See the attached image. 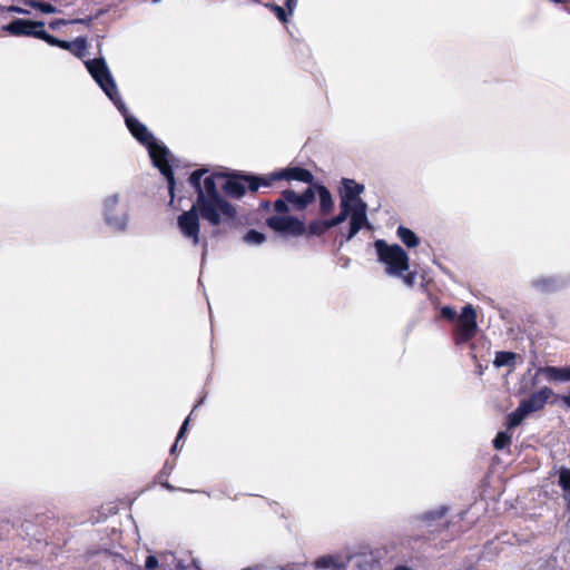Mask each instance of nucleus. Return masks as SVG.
I'll return each instance as SVG.
<instances>
[{
	"instance_id": "nucleus-1",
	"label": "nucleus",
	"mask_w": 570,
	"mask_h": 570,
	"mask_svg": "<svg viewBox=\"0 0 570 570\" xmlns=\"http://www.w3.org/2000/svg\"><path fill=\"white\" fill-rule=\"evenodd\" d=\"M208 173L207 168H199L194 170L189 178L188 184L197 194L196 203L200 206V217L206 220L210 226L218 227L220 225L234 226L237 220L236 208L222 197L217 189V179H225L222 189L226 196L239 199L228 194L225 189L229 177L234 175H252L250 173L233 171V173H213L203 177Z\"/></svg>"
},
{
	"instance_id": "nucleus-2",
	"label": "nucleus",
	"mask_w": 570,
	"mask_h": 570,
	"mask_svg": "<svg viewBox=\"0 0 570 570\" xmlns=\"http://www.w3.org/2000/svg\"><path fill=\"white\" fill-rule=\"evenodd\" d=\"M282 180H297L312 186L315 184L314 175L306 168L287 167L266 175H234L229 177L225 189L235 197H243L246 190L256 193L259 188L273 187Z\"/></svg>"
},
{
	"instance_id": "nucleus-3",
	"label": "nucleus",
	"mask_w": 570,
	"mask_h": 570,
	"mask_svg": "<svg viewBox=\"0 0 570 570\" xmlns=\"http://www.w3.org/2000/svg\"><path fill=\"white\" fill-rule=\"evenodd\" d=\"M266 225L283 236H323L328 229L336 227L335 222L330 219H313L307 225L296 216H269Z\"/></svg>"
},
{
	"instance_id": "nucleus-4",
	"label": "nucleus",
	"mask_w": 570,
	"mask_h": 570,
	"mask_svg": "<svg viewBox=\"0 0 570 570\" xmlns=\"http://www.w3.org/2000/svg\"><path fill=\"white\" fill-rule=\"evenodd\" d=\"M340 213L332 217L335 224L338 226L346 220L350 216V228L348 233L344 235L345 240H351L365 225H367L366 209L367 205L362 199H357V203L343 197H340Z\"/></svg>"
},
{
	"instance_id": "nucleus-5",
	"label": "nucleus",
	"mask_w": 570,
	"mask_h": 570,
	"mask_svg": "<svg viewBox=\"0 0 570 570\" xmlns=\"http://www.w3.org/2000/svg\"><path fill=\"white\" fill-rule=\"evenodd\" d=\"M374 246L377 258L385 265L389 275L401 276L410 269L409 255L400 245H390L384 239H377Z\"/></svg>"
},
{
	"instance_id": "nucleus-6",
	"label": "nucleus",
	"mask_w": 570,
	"mask_h": 570,
	"mask_svg": "<svg viewBox=\"0 0 570 570\" xmlns=\"http://www.w3.org/2000/svg\"><path fill=\"white\" fill-rule=\"evenodd\" d=\"M86 68L94 80L99 85L108 98L114 102L118 110L124 109L126 106L118 92L117 85L107 67L104 58H94L85 61Z\"/></svg>"
},
{
	"instance_id": "nucleus-7",
	"label": "nucleus",
	"mask_w": 570,
	"mask_h": 570,
	"mask_svg": "<svg viewBox=\"0 0 570 570\" xmlns=\"http://www.w3.org/2000/svg\"><path fill=\"white\" fill-rule=\"evenodd\" d=\"M314 203V193L312 189H305L297 194L294 189L287 188L281 191V197L273 203L274 216H289L291 207L294 210H305Z\"/></svg>"
},
{
	"instance_id": "nucleus-8",
	"label": "nucleus",
	"mask_w": 570,
	"mask_h": 570,
	"mask_svg": "<svg viewBox=\"0 0 570 570\" xmlns=\"http://www.w3.org/2000/svg\"><path fill=\"white\" fill-rule=\"evenodd\" d=\"M476 317V312L471 304L462 307L453 330V340L456 345L465 344L475 337L478 331Z\"/></svg>"
},
{
	"instance_id": "nucleus-9",
	"label": "nucleus",
	"mask_w": 570,
	"mask_h": 570,
	"mask_svg": "<svg viewBox=\"0 0 570 570\" xmlns=\"http://www.w3.org/2000/svg\"><path fill=\"white\" fill-rule=\"evenodd\" d=\"M45 21L14 19L2 26V30L13 37H32L49 42L50 33L45 30Z\"/></svg>"
},
{
	"instance_id": "nucleus-10",
	"label": "nucleus",
	"mask_w": 570,
	"mask_h": 570,
	"mask_svg": "<svg viewBox=\"0 0 570 570\" xmlns=\"http://www.w3.org/2000/svg\"><path fill=\"white\" fill-rule=\"evenodd\" d=\"M149 150L150 158L155 167L165 176L168 183V190L171 200L175 196V177L173 168L168 161V149L165 146L158 145L155 140L146 146Z\"/></svg>"
},
{
	"instance_id": "nucleus-11",
	"label": "nucleus",
	"mask_w": 570,
	"mask_h": 570,
	"mask_svg": "<svg viewBox=\"0 0 570 570\" xmlns=\"http://www.w3.org/2000/svg\"><path fill=\"white\" fill-rule=\"evenodd\" d=\"M200 206L195 202L189 210L184 212L177 218V224L181 234L191 240L194 245L199 244L200 233Z\"/></svg>"
},
{
	"instance_id": "nucleus-12",
	"label": "nucleus",
	"mask_w": 570,
	"mask_h": 570,
	"mask_svg": "<svg viewBox=\"0 0 570 570\" xmlns=\"http://www.w3.org/2000/svg\"><path fill=\"white\" fill-rule=\"evenodd\" d=\"M118 196H109L105 200L104 210L106 223L117 230H124L127 226L128 217L122 209L118 208Z\"/></svg>"
},
{
	"instance_id": "nucleus-13",
	"label": "nucleus",
	"mask_w": 570,
	"mask_h": 570,
	"mask_svg": "<svg viewBox=\"0 0 570 570\" xmlns=\"http://www.w3.org/2000/svg\"><path fill=\"white\" fill-rule=\"evenodd\" d=\"M553 395V391L543 386L537 392H533L528 399L520 401V405L525 410L528 414L538 412L544 409L548 400Z\"/></svg>"
},
{
	"instance_id": "nucleus-14",
	"label": "nucleus",
	"mask_w": 570,
	"mask_h": 570,
	"mask_svg": "<svg viewBox=\"0 0 570 570\" xmlns=\"http://www.w3.org/2000/svg\"><path fill=\"white\" fill-rule=\"evenodd\" d=\"M48 45L67 50L79 59H82L86 56L88 47L87 39L85 37H78L73 41H66L58 39L52 35L50 36Z\"/></svg>"
},
{
	"instance_id": "nucleus-15",
	"label": "nucleus",
	"mask_w": 570,
	"mask_h": 570,
	"mask_svg": "<svg viewBox=\"0 0 570 570\" xmlns=\"http://www.w3.org/2000/svg\"><path fill=\"white\" fill-rule=\"evenodd\" d=\"M125 116L126 126L129 129L130 134L142 145L147 146L151 144L154 139L153 134L147 129V127L141 124L138 119L128 116L127 110H119Z\"/></svg>"
},
{
	"instance_id": "nucleus-16",
	"label": "nucleus",
	"mask_w": 570,
	"mask_h": 570,
	"mask_svg": "<svg viewBox=\"0 0 570 570\" xmlns=\"http://www.w3.org/2000/svg\"><path fill=\"white\" fill-rule=\"evenodd\" d=\"M306 189H312L314 193V198L316 197V194L318 195L320 200V207H318V214L323 217L328 216L332 214L335 207V203L333 199V196L327 187H325L322 184L315 183L312 186H308Z\"/></svg>"
},
{
	"instance_id": "nucleus-17",
	"label": "nucleus",
	"mask_w": 570,
	"mask_h": 570,
	"mask_svg": "<svg viewBox=\"0 0 570 570\" xmlns=\"http://www.w3.org/2000/svg\"><path fill=\"white\" fill-rule=\"evenodd\" d=\"M364 191V185L356 183L354 179L343 178L342 179V189L340 191V197L354 200L357 203L360 195Z\"/></svg>"
},
{
	"instance_id": "nucleus-18",
	"label": "nucleus",
	"mask_w": 570,
	"mask_h": 570,
	"mask_svg": "<svg viewBox=\"0 0 570 570\" xmlns=\"http://www.w3.org/2000/svg\"><path fill=\"white\" fill-rule=\"evenodd\" d=\"M314 564L316 569L345 570L347 568V561L331 554L320 557Z\"/></svg>"
},
{
	"instance_id": "nucleus-19",
	"label": "nucleus",
	"mask_w": 570,
	"mask_h": 570,
	"mask_svg": "<svg viewBox=\"0 0 570 570\" xmlns=\"http://www.w3.org/2000/svg\"><path fill=\"white\" fill-rule=\"evenodd\" d=\"M396 235L401 239V242L409 248L416 247L420 244V238L417 235L405 226H399L396 229Z\"/></svg>"
},
{
	"instance_id": "nucleus-20",
	"label": "nucleus",
	"mask_w": 570,
	"mask_h": 570,
	"mask_svg": "<svg viewBox=\"0 0 570 570\" xmlns=\"http://www.w3.org/2000/svg\"><path fill=\"white\" fill-rule=\"evenodd\" d=\"M174 466H175V463L167 460L161 470L157 473L156 475V480L157 482L165 489L169 490V491H174L175 490V487L171 485L169 482H168V478L169 475L171 474L173 470H174Z\"/></svg>"
},
{
	"instance_id": "nucleus-21",
	"label": "nucleus",
	"mask_w": 570,
	"mask_h": 570,
	"mask_svg": "<svg viewBox=\"0 0 570 570\" xmlns=\"http://www.w3.org/2000/svg\"><path fill=\"white\" fill-rule=\"evenodd\" d=\"M533 286L541 293H553L559 289V283L553 277H542L533 282Z\"/></svg>"
},
{
	"instance_id": "nucleus-22",
	"label": "nucleus",
	"mask_w": 570,
	"mask_h": 570,
	"mask_svg": "<svg viewBox=\"0 0 570 570\" xmlns=\"http://www.w3.org/2000/svg\"><path fill=\"white\" fill-rule=\"evenodd\" d=\"M528 415L525 410L519 404L518 407L507 416V430H512L520 425Z\"/></svg>"
},
{
	"instance_id": "nucleus-23",
	"label": "nucleus",
	"mask_w": 570,
	"mask_h": 570,
	"mask_svg": "<svg viewBox=\"0 0 570 570\" xmlns=\"http://www.w3.org/2000/svg\"><path fill=\"white\" fill-rule=\"evenodd\" d=\"M517 357H518L517 353L500 351V352L495 353L493 363L497 367L513 366Z\"/></svg>"
},
{
	"instance_id": "nucleus-24",
	"label": "nucleus",
	"mask_w": 570,
	"mask_h": 570,
	"mask_svg": "<svg viewBox=\"0 0 570 570\" xmlns=\"http://www.w3.org/2000/svg\"><path fill=\"white\" fill-rule=\"evenodd\" d=\"M546 373L549 375L550 379H553L557 381H570V366H566V367L548 366V367H546Z\"/></svg>"
},
{
	"instance_id": "nucleus-25",
	"label": "nucleus",
	"mask_w": 570,
	"mask_h": 570,
	"mask_svg": "<svg viewBox=\"0 0 570 570\" xmlns=\"http://www.w3.org/2000/svg\"><path fill=\"white\" fill-rule=\"evenodd\" d=\"M21 2L43 13H56L58 11L53 4L40 0H21Z\"/></svg>"
},
{
	"instance_id": "nucleus-26",
	"label": "nucleus",
	"mask_w": 570,
	"mask_h": 570,
	"mask_svg": "<svg viewBox=\"0 0 570 570\" xmlns=\"http://www.w3.org/2000/svg\"><path fill=\"white\" fill-rule=\"evenodd\" d=\"M511 442L512 434H510L509 430H507L498 432L492 443L495 450H503L504 448L509 446Z\"/></svg>"
},
{
	"instance_id": "nucleus-27",
	"label": "nucleus",
	"mask_w": 570,
	"mask_h": 570,
	"mask_svg": "<svg viewBox=\"0 0 570 570\" xmlns=\"http://www.w3.org/2000/svg\"><path fill=\"white\" fill-rule=\"evenodd\" d=\"M265 239H266V236L263 233L257 232L255 229H249L244 235V242H246L247 244H252V245H259V244L264 243Z\"/></svg>"
},
{
	"instance_id": "nucleus-28",
	"label": "nucleus",
	"mask_w": 570,
	"mask_h": 570,
	"mask_svg": "<svg viewBox=\"0 0 570 570\" xmlns=\"http://www.w3.org/2000/svg\"><path fill=\"white\" fill-rule=\"evenodd\" d=\"M558 483L560 485V488L564 491V492H569L570 493V469L568 468H561L559 470V480H558Z\"/></svg>"
},
{
	"instance_id": "nucleus-29",
	"label": "nucleus",
	"mask_w": 570,
	"mask_h": 570,
	"mask_svg": "<svg viewBox=\"0 0 570 570\" xmlns=\"http://www.w3.org/2000/svg\"><path fill=\"white\" fill-rule=\"evenodd\" d=\"M266 7L275 13L281 22H287L289 13L281 6L275 3H267Z\"/></svg>"
},
{
	"instance_id": "nucleus-30",
	"label": "nucleus",
	"mask_w": 570,
	"mask_h": 570,
	"mask_svg": "<svg viewBox=\"0 0 570 570\" xmlns=\"http://www.w3.org/2000/svg\"><path fill=\"white\" fill-rule=\"evenodd\" d=\"M458 316L459 315H458L456 311L451 306H443L441 308V317L444 320H448L450 322H455Z\"/></svg>"
},
{
	"instance_id": "nucleus-31",
	"label": "nucleus",
	"mask_w": 570,
	"mask_h": 570,
	"mask_svg": "<svg viewBox=\"0 0 570 570\" xmlns=\"http://www.w3.org/2000/svg\"><path fill=\"white\" fill-rule=\"evenodd\" d=\"M188 423H189V416L184 421L183 425L179 429L176 441L170 449L171 454H174L177 451L178 443H179L180 439L184 436L185 432L187 431Z\"/></svg>"
},
{
	"instance_id": "nucleus-32",
	"label": "nucleus",
	"mask_w": 570,
	"mask_h": 570,
	"mask_svg": "<svg viewBox=\"0 0 570 570\" xmlns=\"http://www.w3.org/2000/svg\"><path fill=\"white\" fill-rule=\"evenodd\" d=\"M406 274H402L400 277H402L404 284L409 287H413L416 281V272L414 271H406Z\"/></svg>"
},
{
	"instance_id": "nucleus-33",
	"label": "nucleus",
	"mask_w": 570,
	"mask_h": 570,
	"mask_svg": "<svg viewBox=\"0 0 570 570\" xmlns=\"http://www.w3.org/2000/svg\"><path fill=\"white\" fill-rule=\"evenodd\" d=\"M4 12H14V13H20V14H28L29 11L21 8V7H18V6H8V7H4V6H1L0 4V13H4Z\"/></svg>"
},
{
	"instance_id": "nucleus-34",
	"label": "nucleus",
	"mask_w": 570,
	"mask_h": 570,
	"mask_svg": "<svg viewBox=\"0 0 570 570\" xmlns=\"http://www.w3.org/2000/svg\"><path fill=\"white\" fill-rule=\"evenodd\" d=\"M158 568V559L155 556H148L145 561V570H156Z\"/></svg>"
},
{
	"instance_id": "nucleus-35",
	"label": "nucleus",
	"mask_w": 570,
	"mask_h": 570,
	"mask_svg": "<svg viewBox=\"0 0 570 570\" xmlns=\"http://www.w3.org/2000/svg\"><path fill=\"white\" fill-rule=\"evenodd\" d=\"M446 512V509L445 508H442L441 510L439 511H433V512H429L424 515V519L425 520H435V519H441L444 517Z\"/></svg>"
},
{
	"instance_id": "nucleus-36",
	"label": "nucleus",
	"mask_w": 570,
	"mask_h": 570,
	"mask_svg": "<svg viewBox=\"0 0 570 570\" xmlns=\"http://www.w3.org/2000/svg\"><path fill=\"white\" fill-rule=\"evenodd\" d=\"M69 22H70V21H67V20H65V19H55V20H52V21H50V22H49V28H50L51 30H56V29H58L59 27L65 26V24H67V23H69Z\"/></svg>"
},
{
	"instance_id": "nucleus-37",
	"label": "nucleus",
	"mask_w": 570,
	"mask_h": 570,
	"mask_svg": "<svg viewBox=\"0 0 570 570\" xmlns=\"http://www.w3.org/2000/svg\"><path fill=\"white\" fill-rule=\"evenodd\" d=\"M296 4H297V1H296V0H286V1H285V7H286L287 12H288L289 14H292V13H293V11H294V9H295Z\"/></svg>"
},
{
	"instance_id": "nucleus-38",
	"label": "nucleus",
	"mask_w": 570,
	"mask_h": 570,
	"mask_svg": "<svg viewBox=\"0 0 570 570\" xmlns=\"http://www.w3.org/2000/svg\"><path fill=\"white\" fill-rule=\"evenodd\" d=\"M271 208H273V203L268 202V200H262L261 204H259V209L261 210H269Z\"/></svg>"
},
{
	"instance_id": "nucleus-39",
	"label": "nucleus",
	"mask_w": 570,
	"mask_h": 570,
	"mask_svg": "<svg viewBox=\"0 0 570 570\" xmlns=\"http://www.w3.org/2000/svg\"><path fill=\"white\" fill-rule=\"evenodd\" d=\"M91 22V18H86V19H81V18H78V19H73L70 21V23H83V24H89Z\"/></svg>"
},
{
	"instance_id": "nucleus-40",
	"label": "nucleus",
	"mask_w": 570,
	"mask_h": 570,
	"mask_svg": "<svg viewBox=\"0 0 570 570\" xmlns=\"http://www.w3.org/2000/svg\"><path fill=\"white\" fill-rule=\"evenodd\" d=\"M563 402H564L568 406H570V393H569L568 395L563 396Z\"/></svg>"
},
{
	"instance_id": "nucleus-41",
	"label": "nucleus",
	"mask_w": 570,
	"mask_h": 570,
	"mask_svg": "<svg viewBox=\"0 0 570 570\" xmlns=\"http://www.w3.org/2000/svg\"><path fill=\"white\" fill-rule=\"evenodd\" d=\"M212 235H213V237H217L218 235H220V229L217 228V229L213 230Z\"/></svg>"
},
{
	"instance_id": "nucleus-42",
	"label": "nucleus",
	"mask_w": 570,
	"mask_h": 570,
	"mask_svg": "<svg viewBox=\"0 0 570 570\" xmlns=\"http://www.w3.org/2000/svg\"><path fill=\"white\" fill-rule=\"evenodd\" d=\"M394 570H412V569H410V568H407L405 566H399Z\"/></svg>"
},
{
	"instance_id": "nucleus-43",
	"label": "nucleus",
	"mask_w": 570,
	"mask_h": 570,
	"mask_svg": "<svg viewBox=\"0 0 570 570\" xmlns=\"http://www.w3.org/2000/svg\"><path fill=\"white\" fill-rule=\"evenodd\" d=\"M243 570H252V569H249V568H246V569H243Z\"/></svg>"
}]
</instances>
